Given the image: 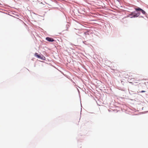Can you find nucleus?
<instances>
[{
    "label": "nucleus",
    "mask_w": 148,
    "mask_h": 148,
    "mask_svg": "<svg viewBox=\"0 0 148 148\" xmlns=\"http://www.w3.org/2000/svg\"><path fill=\"white\" fill-rule=\"evenodd\" d=\"M46 40L49 42H53L54 41V40L52 38L47 37L46 38Z\"/></svg>",
    "instance_id": "1"
},
{
    "label": "nucleus",
    "mask_w": 148,
    "mask_h": 148,
    "mask_svg": "<svg viewBox=\"0 0 148 148\" xmlns=\"http://www.w3.org/2000/svg\"><path fill=\"white\" fill-rule=\"evenodd\" d=\"M35 56L37 57L38 58H39L41 59H43V58L44 57L43 56L42 57L38 55V53H36L35 54Z\"/></svg>",
    "instance_id": "2"
},
{
    "label": "nucleus",
    "mask_w": 148,
    "mask_h": 148,
    "mask_svg": "<svg viewBox=\"0 0 148 148\" xmlns=\"http://www.w3.org/2000/svg\"><path fill=\"white\" fill-rule=\"evenodd\" d=\"M140 15V13H138V14H136L133 15L132 16H131V18H134L138 17Z\"/></svg>",
    "instance_id": "3"
},
{
    "label": "nucleus",
    "mask_w": 148,
    "mask_h": 148,
    "mask_svg": "<svg viewBox=\"0 0 148 148\" xmlns=\"http://www.w3.org/2000/svg\"><path fill=\"white\" fill-rule=\"evenodd\" d=\"M135 10L136 11H141V10H142V9L140 8H136L135 9Z\"/></svg>",
    "instance_id": "4"
},
{
    "label": "nucleus",
    "mask_w": 148,
    "mask_h": 148,
    "mask_svg": "<svg viewBox=\"0 0 148 148\" xmlns=\"http://www.w3.org/2000/svg\"><path fill=\"white\" fill-rule=\"evenodd\" d=\"M141 11V12L142 13L144 14H146L145 12L142 9Z\"/></svg>",
    "instance_id": "5"
},
{
    "label": "nucleus",
    "mask_w": 148,
    "mask_h": 148,
    "mask_svg": "<svg viewBox=\"0 0 148 148\" xmlns=\"http://www.w3.org/2000/svg\"><path fill=\"white\" fill-rule=\"evenodd\" d=\"M133 14H134L132 12L130 14V16L132 15H134Z\"/></svg>",
    "instance_id": "6"
},
{
    "label": "nucleus",
    "mask_w": 148,
    "mask_h": 148,
    "mask_svg": "<svg viewBox=\"0 0 148 148\" xmlns=\"http://www.w3.org/2000/svg\"><path fill=\"white\" fill-rule=\"evenodd\" d=\"M145 92V91H144V90H142L140 92Z\"/></svg>",
    "instance_id": "7"
},
{
    "label": "nucleus",
    "mask_w": 148,
    "mask_h": 148,
    "mask_svg": "<svg viewBox=\"0 0 148 148\" xmlns=\"http://www.w3.org/2000/svg\"><path fill=\"white\" fill-rule=\"evenodd\" d=\"M130 77V76H128V77H127V78H129Z\"/></svg>",
    "instance_id": "8"
}]
</instances>
